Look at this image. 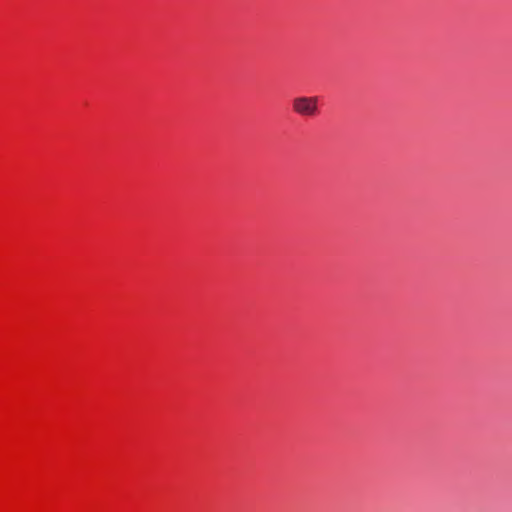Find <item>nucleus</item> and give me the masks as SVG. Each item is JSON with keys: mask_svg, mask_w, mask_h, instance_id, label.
<instances>
[{"mask_svg": "<svg viewBox=\"0 0 512 512\" xmlns=\"http://www.w3.org/2000/svg\"><path fill=\"white\" fill-rule=\"evenodd\" d=\"M293 111L304 117H313L318 111V98L317 97H296L292 101Z\"/></svg>", "mask_w": 512, "mask_h": 512, "instance_id": "obj_1", "label": "nucleus"}]
</instances>
